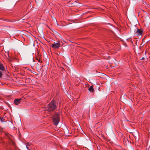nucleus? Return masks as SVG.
Segmentation results:
<instances>
[{"label":"nucleus","mask_w":150,"mask_h":150,"mask_svg":"<svg viewBox=\"0 0 150 150\" xmlns=\"http://www.w3.org/2000/svg\"><path fill=\"white\" fill-rule=\"evenodd\" d=\"M57 105L56 101L54 100H52L47 105V110L49 112L54 111L57 108Z\"/></svg>","instance_id":"f257e3e1"},{"label":"nucleus","mask_w":150,"mask_h":150,"mask_svg":"<svg viewBox=\"0 0 150 150\" xmlns=\"http://www.w3.org/2000/svg\"><path fill=\"white\" fill-rule=\"evenodd\" d=\"M52 118L54 124L55 125H57L60 121V117L59 114L55 112L53 115Z\"/></svg>","instance_id":"f03ea898"},{"label":"nucleus","mask_w":150,"mask_h":150,"mask_svg":"<svg viewBox=\"0 0 150 150\" xmlns=\"http://www.w3.org/2000/svg\"><path fill=\"white\" fill-rule=\"evenodd\" d=\"M134 33L137 36L142 35L143 33V31L142 29H138L134 31Z\"/></svg>","instance_id":"7ed1b4c3"},{"label":"nucleus","mask_w":150,"mask_h":150,"mask_svg":"<svg viewBox=\"0 0 150 150\" xmlns=\"http://www.w3.org/2000/svg\"><path fill=\"white\" fill-rule=\"evenodd\" d=\"M5 134L6 136L7 137L8 139L9 140V144L13 146H15V144L14 142L10 138V136H11V135L7 133H5Z\"/></svg>","instance_id":"20e7f679"},{"label":"nucleus","mask_w":150,"mask_h":150,"mask_svg":"<svg viewBox=\"0 0 150 150\" xmlns=\"http://www.w3.org/2000/svg\"><path fill=\"white\" fill-rule=\"evenodd\" d=\"M60 43L59 42H58L57 43H54L52 45V47L53 48L58 49L60 47Z\"/></svg>","instance_id":"39448f33"},{"label":"nucleus","mask_w":150,"mask_h":150,"mask_svg":"<svg viewBox=\"0 0 150 150\" xmlns=\"http://www.w3.org/2000/svg\"><path fill=\"white\" fill-rule=\"evenodd\" d=\"M21 98L19 99H15L14 100V103L15 104L17 105L19 104L21 102Z\"/></svg>","instance_id":"423d86ee"},{"label":"nucleus","mask_w":150,"mask_h":150,"mask_svg":"<svg viewBox=\"0 0 150 150\" xmlns=\"http://www.w3.org/2000/svg\"><path fill=\"white\" fill-rule=\"evenodd\" d=\"M0 70L4 71L5 70V69L3 64L0 63Z\"/></svg>","instance_id":"0eeeda50"},{"label":"nucleus","mask_w":150,"mask_h":150,"mask_svg":"<svg viewBox=\"0 0 150 150\" xmlns=\"http://www.w3.org/2000/svg\"><path fill=\"white\" fill-rule=\"evenodd\" d=\"M88 89L91 92L93 93L94 91L93 86H90Z\"/></svg>","instance_id":"6e6552de"},{"label":"nucleus","mask_w":150,"mask_h":150,"mask_svg":"<svg viewBox=\"0 0 150 150\" xmlns=\"http://www.w3.org/2000/svg\"><path fill=\"white\" fill-rule=\"evenodd\" d=\"M36 59L39 62H40L41 63H42V61H40V58L39 57H37L36 58Z\"/></svg>","instance_id":"1a4fd4ad"},{"label":"nucleus","mask_w":150,"mask_h":150,"mask_svg":"<svg viewBox=\"0 0 150 150\" xmlns=\"http://www.w3.org/2000/svg\"><path fill=\"white\" fill-rule=\"evenodd\" d=\"M0 120L1 122H4V119L2 117H0Z\"/></svg>","instance_id":"9d476101"},{"label":"nucleus","mask_w":150,"mask_h":150,"mask_svg":"<svg viewBox=\"0 0 150 150\" xmlns=\"http://www.w3.org/2000/svg\"><path fill=\"white\" fill-rule=\"evenodd\" d=\"M30 144H31V143H30L28 142V143H26V146H30Z\"/></svg>","instance_id":"9b49d317"},{"label":"nucleus","mask_w":150,"mask_h":150,"mask_svg":"<svg viewBox=\"0 0 150 150\" xmlns=\"http://www.w3.org/2000/svg\"><path fill=\"white\" fill-rule=\"evenodd\" d=\"M2 76L3 74L1 71H0V78L2 77Z\"/></svg>","instance_id":"f8f14e48"},{"label":"nucleus","mask_w":150,"mask_h":150,"mask_svg":"<svg viewBox=\"0 0 150 150\" xmlns=\"http://www.w3.org/2000/svg\"><path fill=\"white\" fill-rule=\"evenodd\" d=\"M140 46L139 47V49L140 50H141V48L144 45H142V43L140 45Z\"/></svg>","instance_id":"ddd939ff"},{"label":"nucleus","mask_w":150,"mask_h":150,"mask_svg":"<svg viewBox=\"0 0 150 150\" xmlns=\"http://www.w3.org/2000/svg\"><path fill=\"white\" fill-rule=\"evenodd\" d=\"M3 132V128L0 129V133H2Z\"/></svg>","instance_id":"4468645a"},{"label":"nucleus","mask_w":150,"mask_h":150,"mask_svg":"<svg viewBox=\"0 0 150 150\" xmlns=\"http://www.w3.org/2000/svg\"><path fill=\"white\" fill-rule=\"evenodd\" d=\"M130 42L133 45V41H132L131 40H130Z\"/></svg>","instance_id":"2eb2a0df"},{"label":"nucleus","mask_w":150,"mask_h":150,"mask_svg":"<svg viewBox=\"0 0 150 150\" xmlns=\"http://www.w3.org/2000/svg\"><path fill=\"white\" fill-rule=\"evenodd\" d=\"M145 59V58L144 57H142L141 59L142 60H144Z\"/></svg>","instance_id":"dca6fc26"},{"label":"nucleus","mask_w":150,"mask_h":150,"mask_svg":"<svg viewBox=\"0 0 150 150\" xmlns=\"http://www.w3.org/2000/svg\"><path fill=\"white\" fill-rule=\"evenodd\" d=\"M26 148L27 149H28V150H29V149L28 148V146H26Z\"/></svg>","instance_id":"f3484780"},{"label":"nucleus","mask_w":150,"mask_h":150,"mask_svg":"<svg viewBox=\"0 0 150 150\" xmlns=\"http://www.w3.org/2000/svg\"><path fill=\"white\" fill-rule=\"evenodd\" d=\"M144 42V39L142 40V42Z\"/></svg>","instance_id":"a211bd4d"},{"label":"nucleus","mask_w":150,"mask_h":150,"mask_svg":"<svg viewBox=\"0 0 150 150\" xmlns=\"http://www.w3.org/2000/svg\"><path fill=\"white\" fill-rule=\"evenodd\" d=\"M137 40L136 41V45H137Z\"/></svg>","instance_id":"6ab92c4d"},{"label":"nucleus","mask_w":150,"mask_h":150,"mask_svg":"<svg viewBox=\"0 0 150 150\" xmlns=\"http://www.w3.org/2000/svg\"><path fill=\"white\" fill-rule=\"evenodd\" d=\"M141 50H142V47L141 48Z\"/></svg>","instance_id":"aec40b11"},{"label":"nucleus","mask_w":150,"mask_h":150,"mask_svg":"<svg viewBox=\"0 0 150 150\" xmlns=\"http://www.w3.org/2000/svg\"><path fill=\"white\" fill-rule=\"evenodd\" d=\"M29 150H30V149H29Z\"/></svg>","instance_id":"412c9836"}]
</instances>
